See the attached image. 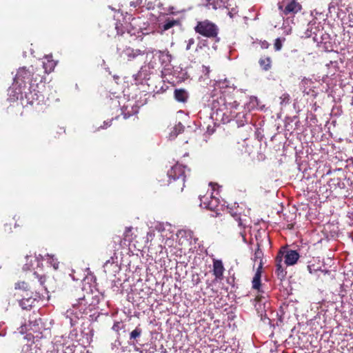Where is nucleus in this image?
<instances>
[{"label": "nucleus", "mask_w": 353, "mask_h": 353, "mask_svg": "<svg viewBox=\"0 0 353 353\" xmlns=\"http://www.w3.org/2000/svg\"><path fill=\"white\" fill-rule=\"evenodd\" d=\"M46 276H40L36 272H32L27 281H20L15 283V290H23L29 291L32 294H41L47 292V288L44 285Z\"/></svg>", "instance_id": "nucleus-1"}, {"label": "nucleus", "mask_w": 353, "mask_h": 353, "mask_svg": "<svg viewBox=\"0 0 353 353\" xmlns=\"http://www.w3.org/2000/svg\"><path fill=\"white\" fill-rule=\"evenodd\" d=\"M81 292L82 295L77 296L75 302L72 303V306L78 309L81 312L88 314L94 310L98 305L99 303V296L92 290H86L85 292V289H82Z\"/></svg>", "instance_id": "nucleus-2"}, {"label": "nucleus", "mask_w": 353, "mask_h": 353, "mask_svg": "<svg viewBox=\"0 0 353 353\" xmlns=\"http://www.w3.org/2000/svg\"><path fill=\"white\" fill-rule=\"evenodd\" d=\"M168 179V185L175 191H182L185 187V171L184 168L179 164L173 165L167 172L166 175L162 176Z\"/></svg>", "instance_id": "nucleus-3"}, {"label": "nucleus", "mask_w": 353, "mask_h": 353, "mask_svg": "<svg viewBox=\"0 0 353 353\" xmlns=\"http://www.w3.org/2000/svg\"><path fill=\"white\" fill-rule=\"evenodd\" d=\"M228 213L238 223L239 228V234L242 236L243 241H246L245 228H246V215L243 214V209L239 204L234 203L228 206Z\"/></svg>", "instance_id": "nucleus-4"}, {"label": "nucleus", "mask_w": 353, "mask_h": 353, "mask_svg": "<svg viewBox=\"0 0 353 353\" xmlns=\"http://www.w3.org/2000/svg\"><path fill=\"white\" fill-rule=\"evenodd\" d=\"M194 31L208 38H216L219 33L217 26L209 20L198 21L194 27Z\"/></svg>", "instance_id": "nucleus-5"}, {"label": "nucleus", "mask_w": 353, "mask_h": 353, "mask_svg": "<svg viewBox=\"0 0 353 353\" xmlns=\"http://www.w3.org/2000/svg\"><path fill=\"white\" fill-rule=\"evenodd\" d=\"M119 57L122 63H128L134 61L139 56L145 54V52L139 49H134L130 46L123 47V44H120L117 47Z\"/></svg>", "instance_id": "nucleus-6"}, {"label": "nucleus", "mask_w": 353, "mask_h": 353, "mask_svg": "<svg viewBox=\"0 0 353 353\" xmlns=\"http://www.w3.org/2000/svg\"><path fill=\"white\" fill-rule=\"evenodd\" d=\"M278 9L283 15L294 17L301 12L303 7L298 0H283L278 3Z\"/></svg>", "instance_id": "nucleus-7"}, {"label": "nucleus", "mask_w": 353, "mask_h": 353, "mask_svg": "<svg viewBox=\"0 0 353 353\" xmlns=\"http://www.w3.org/2000/svg\"><path fill=\"white\" fill-rule=\"evenodd\" d=\"M34 74V67L31 65L29 68H19L15 77L14 81L21 88L25 89L27 85L31 87L32 76Z\"/></svg>", "instance_id": "nucleus-8"}, {"label": "nucleus", "mask_w": 353, "mask_h": 353, "mask_svg": "<svg viewBox=\"0 0 353 353\" xmlns=\"http://www.w3.org/2000/svg\"><path fill=\"white\" fill-rule=\"evenodd\" d=\"M224 104L225 110L223 116L231 118H236L239 113L236 112L239 103L236 100L234 95L225 93Z\"/></svg>", "instance_id": "nucleus-9"}, {"label": "nucleus", "mask_w": 353, "mask_h": 353, "mask_svg": "<svg viewBox=\"0 0 353 353\" xmlns=\"http://www.w3.org/2000/svg\"><path fill=\"white\" fill-rule=\"evenodd\" d=\"M37 88V87H28V92L24 91L28 103L30 105L34 103L39 104L40 101H43L44 98L43 94Z\"/></svg>", "instance_id": "nucleus-10"}, {"label": "nucleus", "mask_w": 353, "mask_h": 353, "mask_svg": "<svg viewBox=\"0 0 353 353\" xmlns=\"http://www.w3.org/2000/svg\"><path fill=\"white\" fill-rule=\"evenodd\" d=\"M47 292H43L41 294H37L36 293H34L33 294H31L30 297L23 298L19 300V305L23 310H30L34 305V303L37 300L44 298L45 294Z\"/></svg>", "instance_id": "nucleus-11"}, {"label": "nucleus", "mask_w": 353, "mask_h": 353, "mask_svg": "<svg viewBox=\"0 0 353 353\" xmlns=\"http://www.w3.org/2000/svg\"><path fill=\"white\" fill-rule=\"evenodd\" d=\"M225 92H221L219 96H213L211 103V108L212 110L215 111L217 114L222 113L223 116L224 110H225Z\"/></svg>", "instance_id": "nucleus-12"}, {"label": "nucleus", "mask_w": 353, "mask_h": 353, "mask_svg": "<svg viewBox=\"0 0 353 353\" xmlns=\"http://www.w3.org/2000/svg\"><path fill=\"white\" fill-rule=\"evenodd\" d=\"M44 68H34V74L32 76V83L31 87H37L39 88L40 84H42V86H44L43 81L45 79L44 74L46 71L43 70Z\"/></svg>", "instance_id": "nucleus-13"}, {"label": "nucleus", "mask_w": 353, "mask_h": 353, "mask_svg": "<svg viewBox=\"0 0 353 353\" xmlns=\"http://www.w3.org/2000/svg\"><path fill=\"white\" fill-rule=\"evenodd\" d=\"M284 253L282 251H279L275 259L276 262V270L275 274L279 279L281 281L283 280L286 276V271L282 266V261Z\"/></svg>", "instance_id": "nucleus-14"}, {"label": "nucleus", "mask_w": 353, "mask_h": 353, "mask_svg": "<svg viewBox=\"0 0 353 353\" xmlns=\"http://www.w3.org/2000/svg\"><path fill=\"white\" fill-rule=\"evenodd\" d=\"M225 268L221 260L213 259V274L216 280H222L223 279V272Z\"/></svg>", "instance_id": "nucleus-15"}, {"label": "nucleus", "mask_w": 353, "mask_h": 353, "mask_svg": "<svg viewBox=\"0 0 353 353\" xmlns=\"http://www.w3.org/2000/svg\"><path fill=\"white\" fill-rule=\"evenodd\" d=\"M262 266L263 263L261 262L259 265V267L256 270V272L253 277L252 283V288L254 290H256L259 293H263V291L261 290V272H262Z\"/></svg>", "instance_id": "nucleus-16"}, {"label": "nucleus", "mask_w": 353, "mask_h": 353, "mask_svg": "<svg viewBox=\"0 0 353 353\" xmlns=\"http://www.w3.org/2000/svg\"><path fill=\"white\" fill-rule=\"evenodd\" d=\"M157 54H158V57L159 61L161 65L163 66L164 69L169 66L171 63L172 57L170 52L168 50H158L157 51Z\"/></svg>", "instance_id": "nucleus-17"}, {"label": "nucleus", "mask_w": 353, "mask_h": 353, "mask_svg": "<svg viewBox=\"0 0 353 353\" xmlns=\"http://www.w3.org/2000/svg\"><path fill=\"white\" fill-rule=\"evenodd\" d=\"M299 257L300 256L297 251L288 250L284 255L285 263L287 265H294L296 263Z\"/></svg>", "instance_id": "nucleus-18"}, {"label": "nucleus", "mask_w": 353, "mask_h": 353, "mask_svg": "<svg viewBox=\"0 0 353 353\" xmlns=\"http://www.w3.org/2000/svg\"><path fill=\"white\" fill-rule=\"evenodd\" d=\"M327 185L330 188V190L331 191H334L337 189H343L345 188V183L339 177H334L330 179L327 182Z\"/></svg>", "instance_id": "nucleus-19"}, {"label": "nucleus", "mask_w": 353, "mask_h": 353, "mask_svg": "<svg viewBox=\"0 0 353 353\" xmlns=\"http://www.w3.org/2000/svg\"><path fill=\"white\" fill-rule=\"evenodd\" d=\"M261 69L263 71H268L272 68V60L270 57L262 56L259 60Z\"/></svg>", "instance_id": "nucleus-20"}, {"label": "nucleus", "mask_w": 353, "mask_h": 353, "mask_svg": "<svg viewBox=\"0 0 353 353\" xmlns=\"http://www.w3.org/2000/svg\"><path fill=\"white\" fill-rule=\"evenodd\" d=\"M210 200L209 203H204V208L208 209L212 211H216L219 204V198L212 196V193H211V194L210 195Z\"/></svg>", "instance_id": "nucleus-21"}, {"label": "nucleus", "mask_w": 353, "mask_h": 353, "mask_svg": "<svg viewBox=\"0 0 353 353\" xmlns=\"http://www.w3.org/2000/svg\"><path fill=\"white\" fill-rule=\"evenodd\" d=\"M174 98L179 102L185 103L188 98V94L184 89H176L174 90Z\"/></svg>", "instance_id": "nucleus-22"}, {"label": "nucleus", "mask_w": 353, "mask_h": 353, "mask_svg": "<svg viewBox=\"0 0 353 353\" xmlns=\"http://www.w3.org/2000/svg\"><path fill=\"white\" fill-rule=\"evenodd\" d=\"M209 5L212 6L214 10L224 8L228 6L229 0H208Z\"/></svg>", "instance_id": "nucleus-23"}, {"label": "nucleus", "mask_w": 353, "mask_h": 353, "mask_svg": "<svg viewBox=\"0 0 353 353\" xmlns=\"http://www.w3.org/2000/svg\"><path fill=\"white\" fill-rule=\"evenodd\" d=\"M180 25V21L168 18L164 21L163 24L162 25V30L163 31L168 30L170 28H172L174 26Z\"/></svg>", "instance_id": "nucleus-24"}, {"label": "nucleus", "mask_w": 353, "mask_h": 353, "mask_svg": "<svg viewBox=\"0 0 353 353\" xmlns=\"http://www.w3.org/2000/svg\"><path fill=\"white\" fill-rule=\"evenodd\" d=\"M142 334V329L140 325H138L133 330L130 334V340L132 341L133 344H135V341L137 342L138 339Z\"/></svg>", "instance_id": "nucleus-25"}, {"label": "nucleus", "mask_w": 353, "mask_h": 353, "mask_svg": "<svg viewBox=\"0 0 353 353\" xmlns=\"http://www.w3.org/2000/svg\"><path fill=\"white\" fill-rule=\"evenodd\" d=\"M46 257L48 262L50 264V265L52 266L55 270H58L59 268V261L55 255L48 254Z\"/></svg>", "instance_id": "nucleus-26"}, {"label": "nucleus", "mask_w": 353, "mask_h": 353, "mask_svg": "<svg viewBox=\"0 0 353 353\" xmlns=\"http://www.w3.org/2000/svg\"><path fill=\"white\" fill-rule=\"evenodd\" d=\"M132 228L126 227L125 232L123 233V240L125 241H128L130 243L132 241Z\"/></svg>", "instance_id": "nucleus-27"}, {"label": "nucleus", "mask_w": 353, "mask_h": 353, "mask_svg": "<svg viewBox=\"0 0 353 353\" xmlns=\"http://www.w3.org/2000/svg\"><path fill=\"white\" fill-rule=\"evenodd\" d=\"M263 256V251L260 248V245L259 244H257V248L256 249L255 252H254V260L255 261H256L258 259L260 260V262L259 263L262 262V257Z\"/></svg>", "instance_id": "nucleus-28"}, {"label": "nucleus", "mask_w": 353, "mask_h": 353, "mask_svg": "<svg viewBox=\"0 0 353 353\" xmlns=\"http://www.w3.org/2000/svg\"><path fill=\"white\" fill-rule=\"evenodd\" d=\"M283 46L282 41L280 38H277L275 39L274 43V48L276 51H279L281 50Z\"/></svg>", "instance_id": "nucleus-29"}, {"label": "nucleus", "mask_w": 353, "mask_h": 353, "mask_svg": "<svg viewBox=\"0 0 353 353\" xmlns=\"http://www.w3.org/2000/svg\"><path fill=\"white\" fill-rule=\"evenodd\" d=\"M280 99L281 100V104H283V103L288 104L290 103V97L288 93L283 94L281 96Z\"/></svg>", "instance_id": "nucleus-30"}, {"label": "nucleus", "mask_w": 353, "mask_h": 353, "mask_svg": "<svg viewBox=\"0 0 353 353\" xmlns=\"http://www.w3.org/2000/svg\"><path fill=\"white\" fill-rule=\"evenodd\" d=\"M115 29L117 31V34H119V35L123 34V24L121 22L117 21L115 23Z\"/></svg>", "instance_id": "nucleus-31"}, {"label": "nucleus", "mask_w": 353, "mask_h": 353, "mask_svg": "<svg viewBox=\"0 0 353 353\" xmlns=\"http://www.w3.org/2000/svg\"><path fill=\"white\" fill-rule=\"evenodd\" d=\"M210 199V196H208V195H204L203 196H201L200 197V201H201V206H203L204 208V203H209Z\"/></svg>", "instance_id": "nucleus-32"}, {"label": "nucleus", "mask_w": 353, "mask_h": 353, "mask_svg": "<svg viewBox=\"0 0 353 353\" xmlns=\"http://www.w3.org/2000/svg\"><path fill=\"white\" fill-rule=\"evenodd\" d=\"M194 38H190L189 39L186 43H187V46H186V50H189L191 49L192 46L194 44Z\"/></svg>", "instance_id": "nucleus-33"}, {"label": "nucleus", "mask_w": 353, "mask_h": 353, "mask_svg": "<svg viewBox=\"0 0 353 353\" xmlns=\"http://www.w3.org/2000/svg\"><path fill=\"white\" fill-rule=\"evenodd\" d=\"M121 329V323L120 322H115L112 326V330L119 333V330Z\"/></svg>", "instance_id": "nucleus-34"}, {"label": "nucleus", "mask_w": 353, "mask_h": 353, "mask_svg": "<svg viewBox=\"0 0 353 353\" xmlns=\"http://www.w3.org/2000/svg\"><path fill=\"white\" fill-rule=\"evenodd\" d=\"M269 46H270V44L268 41H263L261 42V47L263 49H268L269 48Z\"/></svg>", "instance_id": "nucleus-35"}, {"label": "nucleus", "mask_w": 353, "mask_h": 353, "mask_svg": "<svg viewBox=\"0 0 353 353\" xmlns=\"http://www.w3.org/2000/svg\"><path fill=\"white\" fill-rule=\"evenodd\" d=\"M4 230L5 232H7L8 233H10L12 231V228L10 224H5L4 225Z\"/></svg>", "instance_id": "nucleus-36"}, {"label": "nucleus", "mask_w": 353, "mask_h": 353, "mask_svg": "<svg viewBox=\"0 0 353 353\" xmlns=\"http://www.w3.org/2000/svg\"><path fill=\"white\" fill-rule=\"evenodd\" d=\"M263 299H265V297L262 294H259L256 296L254 301L256 302H261Z\"/></svg>", "instance_id": "nucleus-37"}, {"label": "nucleus", "mask_w": 353, "mask_h": 353, "mask_svg": "<svg viewBox=\"0 0 353 353\" xmlns=\"http://www.w3.org/2000/svg\"><path fill=\"white\" fill-rule=\"evenodd\" d=\"M307 270H308V271H309V272L310 274L313 273V270L312 269V266L311 265H307Z\"/></svg>", "instance_id": "nucleus-38"}, {"label": "nucleus", "mask_w": 353, "mask_h": 353, "mask_svg": "<svg viewBox=\"0 0 353 353\" xmlns=\"http://www.w3.org/2000/svg\"><path fill=\"white\" fill-rule=\"evenodd\" d=\"M112 248H114V252H115L116 250H118V248H117V243L115 241L113 243Z\"/></svg>", "instance_id": "nucleus-39"}, {"label": "nucleus", "mask_w": 353, "mask_h": 353, "mask_svg": "<svg viewBox=\"0 0 353 353\" xmlns=\"http://www.w3.org/2000/svg\"><path fill=\"white\" fill-rule=\"evenodd\" d=\"M210 185L212 187V190H215L216 186H217V184H214L212 183H210Z\"/></svg>", "instance_id": "nucleus-40"}]
</instances>
